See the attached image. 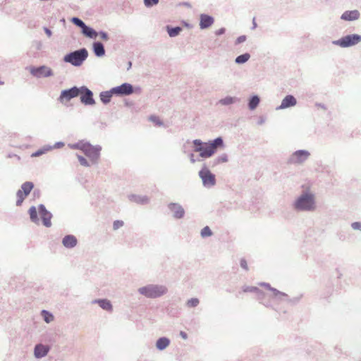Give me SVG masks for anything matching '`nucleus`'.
I'll return each instance as SVG.
<instances>
[{
	"instance_id": "f257e3e1",
	"label": "nucleus",
	"mask_w": 361,
	"mask_h": 361,
	"mask_svg": "<svg viewBox=\"0 0 361 361\" xmlns=\"http://www.w3.org/2000/svg\"><path fill=\"white\" fill-rule=\"evenodd\" d=\"M193 144L195 151L199 152L201 157L209 158L216 152L218 147H223V140L220 137L209 142H202L200 140H195Z\"/></svg>"
},
{
	"instance_id": "f03ea898",
	"label": "nucleus",
	"mask_w": 361,
	"mask_h": 361,
	"mask_svg": "<svg viewBox=\"0 0 361 361\" xmlns=\"http://www.w3.org/2000/svg\"><path fill=\"white\" fill-rule=\"evenodd\" d=\"M88 51L86 48H81L66 54L63 56V61L73 66L79 67L88 57Z\"/></svg>"
},
{
	"instance_id": "7ed1b4c3",
	"label": "nucleus",
	"mask_w": 361,
	"mask_h": 361,
	"mask_svg": "<svg viewBox=\"0 0 361 361\" xmlns=\"http://www.w3.org/2000/svg\"><path fill=\"white\" fill-rule=\"evenodd\" d=\"M295 207L298 210H314L316 207L314 195L310 192L303 193L295 201Z\"/></svg>"
},
{
	"instance_id": "20e7f679",
	"label": "nucleus",
	"mask_w": 361,
	"mask_h": 361,
	"mask_svg": "<svg viewBox=\"0 0 361 361\" xmlns=\"http://www.w3.org/2000/svg\"><path fill=\"white\" fill-rule=\"evenodd\" d=\"M138 291L147 298H155L164 295L167 288L164 286L149 285L139 288Z\"/></svg>"
},
{
	"instance_id": "39448f33",
	"label": "nucleus",
	"mask_w": 361,
	"mask_h": 361,
	"mask_svg": "<svg viewBox=\"0 0 361 361\" xmlns=\"http://www.w3.org/2000/svg\"><path fill=\"white\" fill-rule=\"evenodd\" d=\"M361 42V35L358 34L347 35L337 40L332 42V44L342 48H348L358 44Z\"/></svg>"
},
{
	"instance_id": "423d86ee",
	"label": "nucleus",
	"mask_w": 361,
	"mask_h": 361,
	"mask_svg": "<svg viewBox=\"0 0 361 361\" xmlns=\"http://www.w3.org/2000/svg\"><path fill=\"white\" fill-rule=\"evenodd\" d=\"M29 71L30 73L37 78H47L53 75L52 70L47 66H29L26 68Z\"/></svg>"
},
{
	"instance_id": "0eeeda50",
	"label": "nucleus",
	"mask_w": 361,
	"mask_h": 361,
	"mask_svg": "<svg viewBox=\"0 0 361 361\" xmlns=\"http://www.w3.org/2000/svg\"><path fill=\"white\" fill-rule=\"evenodd\" d=\"M199 176L202 180L204 185L211 187L215 185V176L207 167H204L200 170Z\"/></svg>"
},
{
	"instance_id": "6e6552de",
	"label": "nucleus",
	"mask_w": 361,
	"mask_h": 361,
	"mask_svg": "<svg viewBox=\"0 0 361 361\" xmlns=\"http://www.w3.org/2000/svg\"><path fill=\"white\" fill-rule=\"evenodd\" d=\"M80 149L88 157L92 162H95L99 155V151L97 148L92 146L90 144L84 143L80 147Z\"/></svg>"
},
{
	"instance_id": "1a4fd4ad",
	"label": "nucleus",
	"mask_w": 361,
	"mask_h": 361,
	"mask_svg": "<svg viewBox=\"0 0 361 361\" xmlns=\"http://www.w3.org/2000/svg\"><path fill=\"white\" fill-rule=\"evenodd\" d=\"M310 153L307 151L298 150L292 154L289 161L294 164H302L308 159Z\"/></svg>"
},
{
	"instance_id": "9d476101",
	"label": "nucleus",
	"mask_w": 361,
	"mask_h": 361,
	"mask_svg": "<svg viewBox=\"0 0 361 361\" xmlns=\"http://www.w3.org/2000/svg\"><path fill=\"white\" fill-rule=\"evenodd\" d=\"M214 23V18L208 14L202 13L200 15V27L205 30L211 27Z\"/></svg>"
},
{
	"instance_id": "9b49d317",
	"label": "nucleus",
	"mask_w": 361,
	"mask_h": 361,
	"mask_svg": "<svg viewBox=\"0 0 361 361\" xmlns=\"http://www.w3.org/2000/svg\"><path fill=\"white\" fill-rule=\"evenodd\" d=\"M360 17V13L357 10L346 11L341 16V19L346 21H353L357 20Z\"/></svg>"
},
{
	"instance_id": "f8f14e48",
	"label": "nucleus",
	"mask_w": 361,
	"mask_h": 361,
	"mask_svg": "<svg viewBox=\"0 0 361 361\" xmlns=\"http://www.w3.org/2000/svg\"><path fill=\"white\" fill-rule=\"evenodd\" d=\"M92 50L97 57H103L106 53L104 44L99 41L92 43Z\"/></svg>"
},
{
	"instance_id": "ddd939ff",
	"label": "nucleus",
	"mask_w": 361,
	"mask_h": 361,
	"mask_svg": "<svg viewBox=\"0 0 361 361\" xmlns=\"http://www.w3.org/2000/svg\"><path fill=\"white\" fill-rule=\"evenodd\" d=\"M39 214L43 221V224L47 227H49L51 224V214L46 210L45 207L43 205L39 207Z\"/></svg>"
},
{
	"instance_id": "4468645a",
	"label": "nucleus",
	"mask_w": 361,
	"mask_h": 361,
	"mask_svg": "<svg viewBox=\"0 0 361 361\" xmlns=\"http://www.w3.org/2000/svg\"><path fill=\"white\" fill-rule=\"evenodd\" d=\"M109 90H141V87L139 86H133L128 82H124L119 85L111 87Z\"/></svg>"
},
{
	"instance_id": "2eb2a0df",
	"label": "nucleus",
	"mask_w": 361,
	"mask_h": 361,
	"mask_svg": "<svg viewBox=\"0 0 361 361\" xmlns=\"http://www.w3.org/2000/svg\"><path fill=\"white\" fill-rule=\"evenodd\" d=\"M81 33L86 37L95 39L98 36V32L92 27L85 25L81 30Z\"/></svg>"
},
{
	"instance_id": "dca6fc26",
	"label": "nucleus",
	"mask_w": 361,
	"mask_h": 361,
	"mask_svg": "<svg viewBox=\"0 0 361 361\" xmlns=\"http://www.w3.org/2000/svg\"><path fill=\"white\" fill-rule=\"evenodd\" d=\"M169 209L173 212L174 217L177 219H180L184 215L183 209L178 204L175 203H171L169 205Z\"/></svg>"
},
{
	"instance_id": "f3484780",
	"label": "nucleus",
	"mask_w": 361,
	"mask_h": 361,
	"mask_svg": "<svg viewBox=\"0 0 361 361\" xmlns=\"http://www.w3.org/2000/svg\"><path fill=\"white\" fill-rule=\"evenodd\" d=\"M132 92H102L100 94V97L102 101L106 104L110 101V99L112 97L113 93L118 94H129Z\"/></svg>"
},
{
	"instance_id": "a211bd4d",
	"label": "nucleus",
	"mask_w": 361,
	"mask_h": 361,
	"mask_svg": "<svg viewBox=\"0 0 361 361\" xmlns=\"http://www.w3.org/2000/svg\"><path fill=\"white\" fill-rule=\"evenodd\" d=\"M295 98L292 95H288L283 99L281 104L279 106V109H286L290 106H293L295 105Z\"/></svg>"
},
{
	"instance_id": "6ab92c4d",
	"label": "nucleus",
	"mask_w": 361,
	"mask_h": 361,
	"mask_svg": "<svg viewBox=\"0 0 361 361\" xmlns=\"http://www.w3.org/2000/svg\"><path fill=\"white\" fill-rule=\"evenodd\" d=\"M49 350V348L47 345H37L35 348V355L37 357H42L47 354Z\"/></svg>"
},
{
	"instance_id": "aec40b11",
	"label": "nucleus",
	"mask_w": 361,
	"mask_h": 361,
	"mask_svg": "<svg viewBox=\"0 0 361 361\" xmlns=\"http://www.w3.org/2000/svg\"><path fill=\"white\" fill-rule=\"evenodd\" d=\"M79 92H62L60 96V101L66 104L71 99L77 97Z\"/></svg>"
},
{
	"instance_id": "412c9836",
	"label": "nucleus",
	"mask_w": 361,
	"mask_h": 361,
	"mask_svg": "<svg viewBox=\"0 0 361 361\" xmlns=\"http://www.w3.org/2000/svg\"><path fill=\"white\" fill-rule=\"evenodd\" d=\"M77 244V239L73 235H66L63 239V245L66 247H73Z\"/></svg>"
},
{
	"instance_id": "4be33fe9",
	"label": "nucleus",
	"mask_w": 361,
	"mask_h": 361,
	"mask_svg": "<svg viewBox=\"0 0 361 361\" xmlns=\"http://www.w3.org/2000/svg\"><path fill=\"white\" fill-rule=\"evenodd\" d=\"M166 30L171 37H175L179 35L183 30L182 27L180 26L171 27L170 25H166Z\"/></svg>"
},
{
	"instance_id": "5701e85b",
	"label": "nucleus",
	"mask_w": 361,
	"mask_h": 361,
	"mask_svg": "<svg viewBox=\"0 0 361 361\" xmlns=\"http://www.w3.org/2000/svg\"><path fill=\"white\" fill-rule=\"evenodd\" d=\"M80 99L85 104H92L94 103L92 92H85V94L81 95Z\"/></svg>"
},
{
	"instance_id": "b1692460",
	"label": "nucleus",
	"mask_w": 361,
	"mask_h": 361,
	"mask_svg": "<svg viewBox=\"0 0 361 361\" xmlns=\"http://www.w3.org/2000/svg\"><path fill=\"white\" fill-rule=\"evenodd\" d=\"M250 58V54L249 53H244L243 54H240L235 59V62L237 64H243L246 63Z\"/></svg>"
},
{
	"instance_id": "393cba45",
	"label": "nucleus",
	"mask_w": 361,
	"mask_h": 361,
	"mask_svg": "<svg viewBox=\"0 0 361 361\" xmlns=\"http://www.w3.org/2000/svg\"><path fill=\"white\" fill-rule=\"evenodd\" d=\"M169 340L166 338H160L156 343V346L159 350L165 349L169 345Z\"/></svg>"
},
{
	"instance_id": "a878e982",
	"label": "nucleus",
	"mask_w": 361,
	"mask_h": 361,
	"mask_svg": "<svg viewBox=\"0 0 361 361\" xmlns=\"http://www.w3.org/2000/svg\"><path fill=\"white\" fill-rule=\"evenodd\" d=\"M96 302H97L99 305L105 310L111 311L112 310V305L110 301L107 300H98L96 301Z\"/></svg>"
},
{
	"instance_id": "bb28decb",
	"label": "nucleus",
	"mask_w": 361,
	"mask_h": 361,
	"mask_svg": "<svg viewBox=\"0 0 361 361\" xmlns=\"http://www.w3.org/2000/svg\"><path fill=\"white\" fill-rule=\"evenodd\" d=\"M34 185L32 182H25L21 185L20 190L24 192L26 195H29L32 190Z\"/></svg>"
},
{
	"instance_id": "cd10ccee",
	"label": "nucleus",
	"mask_w": 361,
	"mask_h": 361,
	"mask_svg": "<svg viewBox=\"0 0 361 361\" xmlns=\"http://www.w3.org/2000/svg\"><path fill=\"white\" fill-rule=\"evenodd\" d=\"M16 196H17L16 204L18 206H20L23 203V200L26 198L27 195L24 193V192L20 189L18 190V192L16 193Z\"/></svg>"
},
{
	"instance_id": "c85d7f7f",
	"label": "nucleus",
	"mask_w": 361,
	"mask_h": 361,
	"mask_svg": "<svg viewBox=\"0 0 361 361\" xmlns=\"http://www.w3.org/2000/svg\"><path fill=\"white\" fill-rule=\"evenodd\" d=\"M71 21L77 27H80V30H82V28L85 27V25H86L80 18H79L78 17H73L71 19Z\"/></svg>"
},
{
	"instance_id": "c756f323",
	"label": "nucleus",
	"mask_w": 361,
	"mask_h": 361,
	"mask_svg": "<svg viewBox=\"0 0 361 361\" xmlns=\"http://www.w3.org/2000/svg\"><path fill=\"white\" fill-rule=\"evenodd\" d=\"M259 103V98L257 96H254L251 98L249 102V108L251 110L255 109Z\"/></svg>"
},
{
	"instance_id": "7c9ffc66",
	"label": "nucleus",
	"mask_w": 361,
	"mask_h": 361,
	"mask_svg": "<svg viewBox=\"0 0 361 361\" xmlns=\"http://www.w3.org/2000/svg\"><path fill=\"white\" fill-rule=\"evenodd\" d=\"M42 314L47 323H49L54 320V316L46 310H42Z\"/></svg>"
},
{
	"instance_id": "2f4dec72",
	"label": "nucleus",
	"mask_w": 361,
	"mask_h": 361,
	"mask_svg": "<svg viewBox=\"0 0 361 361\" xmlns=\"http://www.w3.org/2000/svg\"><path fill=\"white\" fill-rule=\"evenodd\" d=\"M29 214L30 216V219L33 221H36L37 220V209L35 207H32L29 209Z\"/></svg>"
},
{
	"instance_id": "473e14b6",
	"label": "nucleus",
	"mask_w": 361,
	"mask_h": 361,
	"mask_svg": "<svg viewBox=\"0 0 361 361\" xmlns=\"http://www.w3.org/2000/svg\"><path fill=\"white\" fill-rule=\"evenodd\" d=\"M212 235V232L209 226H205L201 231V236L202 238H206L211 236Z\"/></svg>"
},
{
	"instance_id": "72a5a7b5",
	"label": "nucleus",
	"mask_w": 361,
	"mask_h": 361,
	"mask_svg": "<svg viewBox=\"0 0 361 361\" xmlns=\"http://www.w3.org/2000/svg\"><path fill=\"white\" fill-rule=\"evenodd\" d=\"M143 2L147 8H152L159 4V0H143Z\"/></svg>"
},
{
	"instance_id": "f704fd0d",
	"label": "nucleus",
	"mask_w": 361,
	"mask_h": 361,
	"mask_svg": "<svg viewBox=\"0 0 361 361\" xmlns=\"http://www.w3.org/2000/svg\"><path fill=\"white\" fill-rule=\"evenodd\" d=\"M49 148H43V149H40L37 151H36L35 152L32 153L31 154V157H39L44 154H45L47 151H49Z\"/></svg>"
},
{
	"instance_id": "c9c22d12",
	"label": "nucleus",
	"mask_w": 361,
	"mask_h": 361,
	"mask_svg": "<svg viewBox=\"0 0 361 361\" xmlns=\"http://www.w3.org/2000/svg\"><path fill=\"white\" fill-rule=\"evenodd\" d=\"M199 304V300L197 298H192L187 302V305L190 307H196Z\"/></svg>"
},
{
	"instance_id": "e433bc0d",
	"label": "nucleus",
	"mask_w": 361,
	"mask_h": 361,
	"mask_svg": "<svg viewBox=\"0 0 361 361\" xmlns=\"http://www.w3.org/2000/svg\"><path fill=\"white\" fill-rule=\"evenodd\" d=\"M64 90H90V89L87 86L82 85L81 87L73 86Z\"/></svg>"
},
{
	"instance_id": "4c0bfd02",
	"label": "nucleus",
	"mask_w": 361,
	"mask_h": 361,
	"mask_svg": "<svg viewBox=\"0 0 361 361\" xmlns=\"http://www.w3.org/2000/svg\"><path fill=\"white\" fill-rule=\"evenodd\" d=\"M123 226V221L117 220L114 222L113 228L114 230H117Z\"/></svg>"
},
{
	"instance_id": "58836bf2",
	"label": "nucleus",
	"mask_w": 361,
	"mask_h": 361,
	"mask_svg": "<svg viewBox=\"0 0 361 361\" xmlns=\"http://www.w3.org/2000/svg\"><path fill=\"white\" fill-rule=\"evenodd\" d=\"M98 35H99V37L102 39L105 40V41H107L109 39L108 33L104 31L99 32Z\"/></svg>"
},
{
	"instance_id": "ea45409f",
	"label": "nucleus",
	"mask_w": 361,
	"mask_h": 361,
	"mask_svg": "<svg viewBox=\"0 0 361 361\" xmlns=\"http://www.w3.org/2000/svg\"><path fill=\"white\" fill-rule=\"evenodd\" d=\"M220 102L223 104H230L233 102V99L232 97H226L220 101Z\"/></svg>"
},
{
	"instance_id": "a19ab883",
	"label": "nucleus",
	"mask_w": 361,
	"mask_h": 361,
	"mask_svg": "<svg viewBox=\"0 0 361 361\" xmlns=\"http://www.w3.org/2000/svg\"><path fill=\"white\" fill-rule=\"evenodd\" d=\"M78 160H79V161H80V164L82 166H89L88 162L87 161V160L84 157H82L81 156H78Z\"/></svg>"
},
{
	"instance_id": "79ce46f5",
	"label": "nucleus",
	"mask_w": 361,
	"mask_h": 361,
	"mask_svg": "<svg viewBox=\"0 0 361 361\" xmlns=\"http://www.w3.org/2000/svg\"><path fill=\"white\" fill-rule=\"evenodd\" d=\"M247 37L245 35L239 36L235 40V44H241L246 40Z\"/></svg>"
},
{
	"instance_id": "37998d69",
	"label": "nucleus",
	"mask_w": 361,
	"mask_h": 361,
	"mask_svg": "<svg viewBox=\"0 0 361 361\" xmlns=\"http://www.w3.org/2000/svg\"><path fill=\"white\" fill-rule=\"evenodd\" d=\"M352 228L355 230L361 231V223L360 222H354L352 224Z\"/></svg>"
},
{
	"instance_id": "c03bdc74",
	"label": "nucleus",
	"mask_w": 361,
	"mask_h": 361,
	"mask_svg": "<svg viewBox=\"0 0 361 361\" xmlns=\"http://www.w3.org/2000/svg\"><path fill=\"white\" fill-rule=\"evenodd\" d=\"M150 121L155 123L157 125H161V123L159 121V118L157 116H152L149 118Z\"/></svg>"
},
{
	"instance_id": "a18cd8bd",
	"label": "nucleus",
	"mask_w": 361,
	"mask_h": 361,
	"mask_svg": "<svg viewBox=\"0 0 361 361\" xmlns=\"http://www.w3.org/2000/svg\"><path fill=\"white\" fill-rule=\"evenodd\" d=\"M240 266L243 269H245V270H247L248 269V267H247V263L246 262L245 259H242L240 260Z\"/></svg>"
},
{
	"instance_id": "49530a36",
	"label": "nucleus",
	"mask_w": 361,
	"mask_h": 361,
	"mask_svg": "<svg viewBox=\"0 0 361 361\" xmlns=\"http://www.w3.org/2000/svg\"><path fill=\"white\" fill-rule=\"evenodd\" d=\"M244 292H257L258 291V288L256 287H247V288L243 290Z\"/></svg>"
},
{
	"instance_id": "de8ad7c7",
	"label": "nucleus",
	"mask_w": 361,
	"mask_h": 361,
	"mask_svg": "<svg viewBox=\"0 0 361 361\" xmlns=\"http://www.w3.org/2000/svg\"><path fill=\"white\" fill-rule=\"evenodd\" d=\"M226 32V29L224 27H221L219 30H217L216 32H215V34L218 36L219 35H224Z\"/></svg>"
},
{
	"instance_id": "09e8293b",
	"label": "nucleus",
	"mask_w": 361,
	"mask_h": 361,
	"mask_svg": "<svg viewBox=\"0 0 361 361\" xmlns=\"http://www.w3.org/2000/svg\"><path fill=\"white\" fill-rule=\"evenodd\" d=\"M43 29H44V31L46 33V35L49 37H50L51 36V35H52L51 30L49 28L47 27H44Z\"/></svg>"
},
{
	"instance_id": "8fccbe9b",
	"label": "nucleus",
	"mask_w": 361,
	"mask_h": 361,
	"mask_svg": "<svg viewBox=\"0 0 361 361\" xmlns=\"http://www.w3.org/2000/svg\"><path fill=\"white\" fill-rule=\"evenodd\" d=\"M180 5L188 7V8H191L192 7L191 4L189 2H186V1L180 3Z\"/></svg>"
},
{
	"instance_id": "3c124183",
	"label": "nucleus",
	"mask_w": 361,
	"mask_h": 361,
	"mask_svg": "<svg viewBox=\"0 0 361 361\" xmlns=\"http://www.w3.org/2000/svg\"><path fill=\"white\" fill-rule=\"evenodd\" d=\"M182 23H183V25L185 27H188V28H191V27H192V25H191L189 23H188V22H186V21H185V20H183V21H182Z\"/></svg>"
},
{
	"instance_id": "603ef678",
	"label": "nucleus",
	"mask_w": 361,
	"mask_h": 361,
	"mask_svg": "<svg viewBox=\"0 0 361 361\" xmlns=\"http://www.w3.org/2000/svg\"><path fill=\"white\" fill-rule=\"evenodd\" d=\"M257 27V24L256 21H255V18H254L253 20H252V30H255Z\"/></svg>"
},
{
	"instance_id": "864d4df0",
	"label": "nucleus",
	"mask_w": 361,
	"mask_h": 361,
	"mask_svg": "<svg viewBox=\"0 0 361 361\" xmlns=\"http://www.w3.org/2000/svg\"><path fill=\"white\" fill-rule=\"evenodd\" d=\"M180 335L183 339H186L188 338L186 333L184 331H180Z\"/></svg>"
},
{
	"instance_id": "5fc2aeb1",
	"label": "nucleus",
	"mask_w": 361,
	"mask_h": 361,
	"mask_svg": "<svg viewBox=\"0 0 361 361\" xmlns=\"http://www.w3.org/2000/svg\"><path fill=\"white\" fill-rule=\"evenodd\" d=\"M81 145L82 144L78 143V144L72 145L71 147L73 149H80V147L81 146Z\"/></svg>"
},
{
	"instance_id": "6e6d98bb",
	"label": "nucleus",
	"mask_w": 361,
	"mask_h": 361,
	"mask_svg": "<svg viewBox=\"0 0 361 361\" xmlns=\"http://www.w3.org/2000/svg\"><path fill=\"white\" fill-rule=\"evenodd\" d=\"M273 293H274V295H276V296L279 295H283L281 293H280L279 291H277L276 290H273Z\"/></svg>"
},
{
	"instance_id": "4d7b16f0",
	"label": "nucleus",
	"mask_w": 361,
	"mask_h": 361,
	"mask_svg": "<svg viewBox=\"0 0 361 361\" xmlns=\"http://www.w3.org/2000/svg\"><path fill=\"white\" fill-rule=\"evenodd\" d=\"M131 65H132V63H131V62L130 61V62L128 63V66H129V68H130V67H131Z\"/></svg>"
},
{
	"instance_id": "13d9d810",
	"label": "nucleus",
	"mask_w": 361,
	"mask_h": 361,
	"mask_svg": "<svg viewBox=\"0 0 361 361\" xmlns=\"http://www.w3.org/2000/svg\"><path fill=\"white\" fill-rule=\"evenodd\" d=\"M360 361H361V360H360Z\"/></svg>"
}]
</instances>
